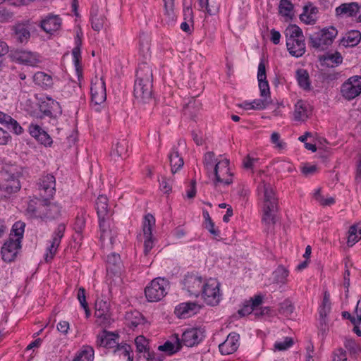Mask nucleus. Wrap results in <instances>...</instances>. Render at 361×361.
Segmentation results:
<instances>
[{
  "label": "nucleus",
  "mask_w": 361,
  "mask_h": 361,
  "mask_svg": "<svg viewBox=\"0 0 361 361\" xmlns=\"http://www.w3.org/2000/svg\"><path fill=\"white\" fill-rule=\"evenodd\" d=\"M337 33V30L334 27L324 28L310 36V43L315 49H323L324 46H328L332 43Z\"/></svg>",
  "instance_id": "nucleus-6"
},
{
  "label": "nucleus",
  "mask_w": 361,
  "mask_h": 361,
  "mask_svg": "<svg viewBox=\"0 0 361 361\" xmlns=\"http://www.w3.org/2000/svg\"><path fill=\"white\" fill-rule=\"evenodd\" d=\"M181 348V343L179 338L176 335V343H173L171 341H167L163 345L158 347V350L160 351L166 352L169 355H173L180 350Z\"/></svg>",
  "instance_id": "nucleus-41"
},
{
  "label": "nucleus",
  "mask_w": 361,
  "mask_h": 361,
  "mask_svg": "<svg viewBox=\"0 0 361 361\" xmlns=\"http://www.w3.org/2000/svg\"><path fill=\"white\" fill-rule=\"evenodd\" d=\"M315 199L322 205V206H329L333 204L335 202V200L333 197L324 198L321 195V190H317L314 193Z\"/></svg>",
  "instance_id": "nucleus-59"
},
{
  "label": "nucleus",
  "mask_w": 361,
  "mask_h": 361,
  "mask_svg": "<svg viewBox=\"0 0 361 361\" xmlns=\"http://www.w3.org/2000/svg\"><path fill=\"white\" fill-rule=\"evenodd\" d=\"M293 116L297 121H306L309 116L308 104L302 100L298 101L295 104Z\"/></svg>",
  "instance_id": "nucleus-31"
},
{
  "label": "nucleus",
  "mask_w": 361,
  "mask_h": 361,
  "mask_svg": "<svg viewBox=\"0 0 361 361\" xmlns=\"http://www.w3.org/2000/svg\"><path fill=\"white\" fill-rule=\"evenodd\" d=\"M106 99V85L102 67L95 71L94 80L92 79V103L101 105Z\"/></svg>",
  "instance_id": "nucleus-5"
},
{
  "label": "nucleus",
  "mask_w": 361,
  "mask_h": 361,
  "mask_svg": "<svg viewBox=\"0 0 361 361\" xmlns=\"http://www.w3.org/2000/svg\"><path fill=\"white\" fill-rule=\"evenodd\" d=\"M28 132L31 137L44 147H50L52 145L53 140L51 137L38 124L30 123L28 127Z\"/></svg>",
  "instance_id": "nucleus-18"
},
{
  "label": "nucleus",
  "mask_w": 361,
  "mask_h": 361,
  "mask_svg": "<svg viewBox=\"0 0 361 361\" xmlns=\"http://www.w3.org/2000/svg\"><path fill=\"white\" fill-rule=\"evenodd\" d=\"M293 340L290 337H286L283 341L276 342L274 344V349L276 350H286L292 346Z\"/></svg>",
  "instance_id": "nucleus-57"
},
{
  "label": "nucleus",
  "mask_w": 361,
  "mask_h": 361,
  "mask_svg": "<svg viewBox=\"0 0 361 361\" xmlns=\"http://www.w3.org/2000/svg\"><path fill=\"white\" fill-rule=\"evenodd\" d=\"M342 95L350 100L361 93V76H353L345 82L341 90Z\"/></svg>",
  "instance_id": "nucleus-13"
},
{
  "label": "nucleus",
  "mask_w": 361,
  "mask_h": 361,
  "mask_svg": "<svg viewBox=\"0 0 361 361\" xmlns=\"http://www.w3.org/2000/svg\"><path fill=\"white\" fill-rule=\"evenodd\" d=\"M319 61L322 66L334 68L342 63L343 57L338 51L334 53L327 52L319 56Z\"/></svg>",
  "instance_id": "nucleus-27"
},
{
  "label": "nucleus",
  "mask_w": 361,
  "mask_h": 361,
  "mask_svg": "<svg viewBox=\"0 0 361 361\" xmlns=\"http://www.w3.org/2000/svg\"><path fill=\"white\" fill-rule=\"evenodd\" d=\"M25 224L21 221H16L12 227V232L16 238L14 240L21 243L25 231Z\"/></svg>",
  "instance_id": "nucleus-49"
},
{
  "label": "nucleus",
  "mask_w": 361,
  "mask_h": 361,
  "mask_svg": "<svg viewBox=\"0 0 361 361\" xmlns=\"http://www.w3.org/2000/svg\"><path fill=\"white\" fill-rule=\"evenodd\" d=\"M12 137L10 133L0 127V145H6L11 141Z\"/></svg>",
  "instance_id": "nucleus-64"
},
{
  "label": "nucleus",
  "mask_w": 361,
  "mask_h": 361,
  "mask_svg": "<svg viewBox=\"0 0 361 361\" xmlns=\"http://www.w3.org/2000/svg\"><path fill=\"white\" fill-rule=\"evenodd\" d=\"M171 170L172 173H175L179 169L183 166V159L180 157L178 151L173 150L169 155Z\"/></svg>",
  "instance_id": "nucleus-45"
},
{
  "label": "nucleus",
  "mask_w": 361,
  "mask_h": 361,
  "mask_svg": "<svg viewBox=\"0 0 361 361\" xmlns=\"http://www.w3.org/2000/svg\"><path fill=\"white\" fill-rule=\"evenodd\" d=\"M132 318H130V322L128 323V326L130 328H135L139 325L144 324L145 323V317L138 312L135 314H131Z\"/></svg>",
  "instance_id": "nucleus-53"
},
{
  "label": "nucleus",
  "mask_w": 361,
  "mask_h": 361,
  "mask_svg": "<svg viewBox=\"0 0 361 361\" xmlns=\"http://www.w3.org/2000/svg\"><path fill=\"white\" fill-rule=\"evenodd\" d=\"M10 234L8 240H7L1 247V254L2 259L6 262H11L14 261L21 249V243L14 240Z\"/></svg>",
  "instance_id": "nucleus-15"
},
{
  "label": "nucleus",
  "mask_w": 361,
  "mask_h": 361,
  "mask_svg": "<svg viewBox=\"0 0 361 361\" xmlns=\"http://www.w3.org/2000/svg\"><path fill=\"white\" fill-rule=\"evenodd\" d=\"M204 283L202 276L194 273L186 274L183 280L184 288L190 295L195 297L200 295Z\"/></svg>",
  "instance_id": "nucleus-14"
},
{
  "label": "nucleus",
  "mask_w": 361,
  "mask_h": 361,
  "mask_svg": "<svg viewBox=\"0 0 361 361\" xmlns=\"http://www.w3.org/2000/svg\"><path fill=\"white\" fill-rule=\"evenodd\" d=\"M65 231L66 225L63 223L59 224L56 228L52 234L51 245L47 247L44 255V260L46 262H49L54 259L58 247L60 245L61 239L64 236Z\"/></svg>",
  "instance_id": "nucleus-11"
},
{
  "label": "nucleus",
  "mask_w": 361,
  "mask_h": 361,
  "mask_svg": "<svg viewBox=\"0 0 361 361\" xmlns=\"http://www.w3.org/2000/svg\"><path fill=\"white\" fill-rule=\"evenodd\" d=\"M198 3L201 9L205 8L209 15H214L217 13V8L213 6H209V0H198Z\"/></svg>",
  "instance_id": "nucleus-62"
},
{
  "label": "nucleus",
  "mask_w": 361,
  "mask_h": 361,
  "mask_svg": "<svg viewBox=\"0 0 361 361\" xmlns=\"http://www.w3.org/2000/svg\"><path fill=\"white\" fill-rule=\"evenodd\" d=\"M95 323L100 326L106 327L112 322L109 312V305L106 301L96 300L94 305Z\"/></svg>",
  "instance_id": "nucleus-12"
},
{
  "label": "nucleus",
  "mask_w": 361,
  "mask_h": 361,
  "mask_svg": "<svg viewBox=\"0 0 361 361\" xmlns=\"http://www.w3.org/2000/svg\"><path fill=\"white\" fill-rule=\"evenodd\" d=\"M1 176H4V180L0 183V190L4 192L5 197L16 193L20 189L18 175L6 171L3 172Z\"/></svg>",
  "instance_id": "nucleus-9"
},
{
  "label": "nucleus",
  "mask_w": 361,
  "mask_h": 361,
  "mask_svg": "<svg viewBox=\"0 0 361 361\" xmlns=\"http://www.w3.org/2000/svg\"><path fill=\"white\" fill-rule=\"evenodd\" d=\"M361 239V223L352 225L348 231L347 244L353 246Z\"/></svg>",
  "instance_id": "nucleus-35"
},
{
  "label": "nucleus",
  "mask_w": 361,
  "mask_h": 361,
  "mask_svg": "<svg viewBox=\"0 0 361 361\" xmlns=\"http://www.w3.org/2000/svg\"><path fill=\"white\" fill-rule=\"evenodd\" d=\"M279 9L282 16H289L293 9V5L289 0H281Z\"/></svg>",
  "instance_id": "nucleus-52"
},
{
  "label": "nucleus",
  "mask_w": 361,
  "mask_h": 361,
  "mask_svg": "<svg viewBox=\"0 0 361 361\" xmlns=\"http://www.w3.org/2000/svg\"><path fill=\"white\" fill-rule=\"evenodd\" d=\"M137 350L140 353L145 352L149 344L148 341L142 336H139L135 339Z\"/></svg>",
  "instance_id": "nucleus-55"
},
{
  "label": "nucleus",
  "mask_w": 361,
  "mask_h": 361,
  "mask_svg": "<svg viewBox=\"0 0 361 361\" xmlns=\"http://www.w3.org/2000/svg\"><path fill=\"white\" fill-rule=\"evenodd\" d=\"M85 289L83 287H80L78 290L77 298L85 312L86 317H88L90 314V310L89 305L86 301Z\"/></svg>",
  "instance_id": "nucleus-50"
},
{
  "label": "nucleus",
  "mask_w": 361,
  "mask_h": 361,
  "mask_svg": "<svg viewBox=\"0 0 361 361\" xmlns=\"http://www.w3.org/2000/svg\"><path fill=\"white\" fill-rule=\"evenodd\" d=\"M119 338L118 334L104 329L97 336L96 345L97 346L114 350L119 343Z\"/></svg>",
  "instance_id": "nucleus-17"
},
{
  "label": "nucleus",
  "mask_w": 361,
  "mask_h": 361,
  "mask_svg": "<svg viewBox=\"0 0 361 361\" xmlns=\"http://www.w3.org/2000/svg\"><path fill=\"white\" fill-rule=\"evenodd\" d=\"M43 202L38 204L37 200H30L27 202L25 214L30 219H39L42 220Z\"/></svg>",
  "instance_id": "nucleus-30"
},
{
  "label": "nucleus",
  "mask_w": 361,
  "mask_h": 361,
  "mask_svg": "<svg viewBox=\"0 0 361 361\" xmlns=\"http://www.w3.org/2000/svg\"><path fill=\"white\" fill-rule=\"evenodd\" d=\"M75 47L72 50L73 61L75 66V71L78 77L82 74V66H81V47L82 39L79 32H77L75 38Z\"/></svg>",
  "instance_id": "nucleus-26"
},
{
  "label": "nucleus",
  "mask_w": 361,
  "mask_h": 361,
  "mask_svg": "<svg viewBox=\"0 0 361 361\" xmlns=\"http://www.w3.org/2000/svg\"><path fill=\"white\" fill-rule=\"evenodd\" d=\"M344 346L351 356H356L361 352L360 345L352 338H345Z\"/></svg>",
  "instance_id": "nucleus-48"
},
{
  "label": "nucleus",
  "mask_w": 361,
  "mask_h": 361,
  "mask_svg": "<svg viewBox=\"0 0 361 361\" xmlns=\"http://www.w3.org/2000/svg\"><path fill=\"white\" fill-rule=\"evenodd\" d=\"M286 36L287 39H305L302 30L296 25H290L286 30Z\"/></svg>",
  "instance_id": "nucleus-47"
},
{
  "label": "nucleus",
  "mask_w": 361,
  "mask_h": 361,
  "mask_svg": "<svg viewBox=\"0 0 361 361\" xmlns=\"http://www.w3.org/2000/svg\"><path fill=\"white\" fill-rule=\"evenodd\" d=\"M200 310V306L196 302H188L178 305L175 309V312L180 318H187L197 314Z\"/></svg>",
  "instance_id": "nucleus-23"
},
{
  "label": "nucleus",
  "mask_w": 361,
  "mask_h": 361,
  "mask_svg": "<svg viewBox=\"0 0 361 361\" xmlns=\"http://www.w3.org/2000/svg\"><path fill=\"white\" fill-rule=\"evenodd\" d=\"M239 338L238 334L235 332L229 334L225 341L219 345L221 353L229 355L235 352L239 347Z\"/></svg>",
  "instance_id": "nucleus-21"
},
{
  "label": "nucleus",
  "mask_w": 361,
  "mask_h": 361,
  "mask_svg": "<svg viewBox=\"0 0 361 361\" xmlns=\"http://www.w3.org/2000/svg\"><path fill=\"white\" fill-rule=\"evenodd\" d=\"M298 85L304 90H310V80L308 72L305 69H298L296 71Z\"/></svg>",
  "instance_id": "nucleus-44"
},
{
  "label": "nucleus",
  "mask_w": 361,
  "mask_h": 361,
  "mask_svg": "<svg viewBox=\"0 0 361 361\" xmlns=\"http://www.w3.org/2000/svg\"><path fill=\"white\" fill-rule=\"evenodd\" d=\"M51 198L43 199V208L42 221H51L58 219L61 216V207L49 201Z\"/></svg>",
  "instance_id": "nucleus-19"
},
{
  "label": "nucleus",
  "mask_w": 361,
  "mask_h": 361,
  "mask_svg": "<svg viewBox=\"0 0 361 361\" xmlns=\"http://www.w3.org/2000/svg\"><path fill=\"white\" fill-rule=\"evenodd\" d=\"M331 310V302L329 295L327 292L324 293L323 301L319 308L320 325L322 326L326 324V317Z\"/></svg>",
  "instance_id": "nucleus-37"
},
{
  "label": "nucleus",
  "mask_w": 361,
  "mask_h": 361,
  "mask_svg": "<svg viewBox=\"0 0 361 361\" xmlns=\"http://www.w3.org/2000/svg\"><path fill=\"white\" fill-rule=\"evenodd\" d=\"M37 185L41 197L45 199L54 197L56 192V178L52 174L42 176Z\"/></svg>",
  "instance_id": "nucleus-10"
},
{
  "label": "nucleus",
  "mask_w": 361,
  "mask_h": 361,
  "mask_svg": "<svg viewBox=\"0 0 361 361\" xmlns=\"http://www.w3.org/2000/svg\"><path fill=\"white\" fill-rule=\"evenodd\" d=\"M117 351L121 352V355H123L124 357H127L128 361L133 360V357L130 355L131 347L129 345H121L118 343L116 348L114 350V352Z\"/></svg>",
  "instance_id": "nucleus-58"
},
{
  "label": "nucleus",
  "mask_w": 361,
  "mask_h": 361,
  "mask_svg": "<svg viewBox=\"0 0 361 361\" xmlns=\"http://www.w3.org/2000/svg\"><path fill=\"white\" fill-rule=\"evenodd\" d=\"M16 57L17 61L20 63L31 66H35L38 63L40 62L39 55L31 51H18L16 54Z\"/></svg>",
  "instance_id": "nucleus-29"
},
{
  "label": "nucleus",
  "mask_w": 361,
  "mask_h": 361,
  "mask_svg": "<svg viewBox=\"0 0 361 361\" xmlns=\"http://www.w3.org/2000/svg\"><path fill=\"white\" fill-rule=\"evenodd\" d=\"M259 82V88L260 90V95L263 97H267L270 96V91H269V82L267 80V78L265 80H258Z\"/></svg>",
  "instance_id": "nucleus-60"
},
{
  "label": "nucleus",
  "mask_w": 361,
  "mask_h": 361,
  "mask_svg": "<svg viewBox=\"0 0 361 361\" xmlns=\"http://www.w3.org/2000/svg\"><path fill=\"white\" fill-rule=\"evenodd\" d=\"M200 103H197L194 98H192L185 106L183 112L185 116H188L193 119L196 116L197 110L199 109Z\"/></svg>",
  "instance_id": "nucleus-46"
},
{
  "label": "nucleus",
  "mask_w": 361,
  "mask_h": 361,
  "mask_svg": "<svg viewBox=\"0 0 361 361\" xmlns=\"http://www.w3.org/2000/svg\"><path fill=\"white\" fill-rule=\"evenodd\" d=\"M85 226V219L82 212L81 214H78L73 224V229L76 233H81Z\"/></svg>",
  "instance_id": "nucleus-56"
},
{
  "label": "nucleus",
  "mask_w": 361,
  "mask_h": 361,
  "mask_svg": "<svg viewBox=\"0 0 361 361\" xmlns=\"http://www.w3.org/2000/svg\"><path fill=\"white\" fill-rule=\"evenodd\" d=\"M61 19L57 15H49L40 23L41 28L47 33H51L60 29Z\"/></svg>",
  "instance_id": "nucleus-24"
},
{
  "label": "nucleus",
  "mask_w": 361,
  "mask_h": 361,
  "mask_svg": "<svg viewBox=\"0 0 361 361\" xmlns=\"http://www.w3.org/2000/svg\"><path fill=\"white\" fill-rule=\"evenodd\" d=\"M294 310V307L292 303L288 300H285L280 304L279 312L286 317L290 315Z\"/></svg>",
  "instance_id": "nucleus-54"
},
{
  "label": "nucleus",
  "mask_w": 361,
  "mask_h": 361,
  "mask_svg": "<svg viewBox=\"0 0 361 361\" xmlns=\"http://www.w3.org/2000/svg\"><path fill=\"white\" fill-rule=\"evenodd\" d=\"M134 85V96L142 103H148L152 99V70L146 63L140 64L137 68Z\"/></svg>",
  "instance_id": "nucleus-1"
},
{
  "label": "nucleus",
  "mask_w": 361,
  "mask_h": 361,
  "mask_svg": "<svg viewBox=\"0 0 361 361\" xmlns=\"http://www.w3.org/2000/svg\"><path fill=\"white\" fill-rule=\"evenodd\" d=\"M155 225V218L151 214L145 216L142 231L145 238H154L152 235V228Z\"/></svg>",
  "instance_id": "nucleus-40"
},
{
  "label": "nucleus",
  "mask_w": 361,
  "mask_h": 361,
  "mask_svg": "<svg viewBox=\"0 0 361 361\" xmlns=\"http://www.w3.org/2000/svg\"><path fill=\"white\" fill-rule=\"evenodd\" d=\"M39 109L44 116L53 117L56 114L61 113L59 103L51 97H46L41 99L39 104Z\"/></svg>",
  "instance_id": "nucleus-20"
},
{
  "label": "nucleus",
  "mask_w": 361,
  "mask_h": 361,
  "mask_svg": "<svg viewBox=\"0 0 361 361\" xmlns=\"http://www.w3.org/2000/svg\"><path fill=\"white\" fill-rule=\"evenodd\" d=\"M95 208L99 219V224L100 223H108L109 209H108V198L106 195H100L97 197L95 203Z\"/></svg>",
  "instance_id": "nucleus-22"
},
{
  "label": "nucleus",
  "mask_w": 361,
  "mask_h": 361,
  "mask_svg": "<svg viewBox=\"0 0 361 361\" xmlns=\"http://www.w3.org/2000/svg\"><path fill=\"white\" fill-rule=\"evenodd\" d=\"M164 3V21L171 25L176 20L174 13V0H163Z\"/></svg>",
  "instance_id": "nucleus-34"
},
{
  "label": "nucleus",
  "mask_w": 361,
  "mask_h": 361,
  "mask_svg": "<svg viewBox=\"0 0 361 361\" xmlns=\"http://www.w3.org/2000/svg\"><path fill=\"white\" fill-rule=\"evenodd\" d=\"M204 330L201 328H191L185 330L180 339L181 345L193 347L199 344L204 338Z\"/></svg>",
  "instance_id": "nucleus-16"
},
{
  "label": "nucleus",
  "mask_w": 361,
  "mask_h": 361,
  "mask_svg": "<svg viewBox=\"0 0 361 361\" xmlns=\"http://www.w3.org/2000/svg\"><path fill=\"white\" fill-rule=\"evenodd\" d=\"M107 269H110L114 272H119L122 267V262L120 255L115 252H111L107 255L106 259Z\"/></svg>",
  "instance_id": "nucleus-42"
},
{
  "label": "nucleus",
  "mask_w": 361,
  "mask_h": 361,
  "mask_svg": "<svg viewBox=\"0 0 361 361\" xmlns=\"http://www.w3.org/2000/svg\"><path fill=\"white\" fill-rule=\"evenodd\" d=\"M333 361H347V353L346 351L338 348L333 352Z\"/></svg>",
  "instance_id": "nucleus-61"
},
{
  "label": "nucleus",
  "mask_w": 361,
  "mask_h": 361,
  "mask_svg": "<svg viewBox=\"0 0 361 361\" xmlns=\"http://www.w3.org/2000/svg\"><path fill=\"white\" fill-rule=\"evenodd\" d=\"M14 30V37L20 43H26L30 37V32L25 25H16Z\"/></svg>",
  "instance_id": "nucleus-38"
},
{
  "label": "nucleus",
  "mask_w": 361,
  "mask_h": 361,
  "mask_svg": "<svg viewBox=\"0 0 361 361\" xmlns=\"http://www.w3.org/2000/svg\"><path fill=\"white\" fill-rule=\"evenodd\" d=\"M128 149V142L123 140L115 145L111 150V155L114 159H125L127 157Z\"/></svg>",
  "instance_id": "nucleus-32"
},
{
  "label": "nucleus",
  "mask_w": 361,
  "mask_h": 361,
  "mask_svg": "<svg viewBox=\"0 0 361 361\" xmlns=\"http://www.w3.org/2000/svg\"><path fill=\"white\" fill-rule=\"evenodd\" d=\"M286 46L290 54L295 57H300L305 52V39H287Z\"/></svg>",
  "instance_id": "nucleus-25"
},
{
  "label": "nucleus",
  "mask_w": 361,
  "mask_h": 361,
  "mask_svg": "<svg viewBox=\"0 0 361 361\" xmlns=\"http://www.w3.org/2000/svg\"><path fill=\"white\" fill-rule=\"evenodd\" d=\"M252 103V105L250 106L252 109L261 110L265 109L269 102L267 101V98L264 97L263 99H255Z\"/></svg>",
  "instance_id": "nucleus-63"
},
{
  "label": "nucleus",
  "mask_w": 361,
  "mask_h": 361,
  "mask_svg": "<svg viewBox=\"0 0 361 361\" xmlns=\"http://www.w3.org/2000/svg\"><path fill=\"white\" fill-rule=\"evenodd\" d=\"M259 192L263 193V217L266 224L276 223L275 213L278 211V198L271 184L262 180L257 187Z\"/></svg>",
  "instance_id": "nucleus-2"
},
{
  "label": "nucleus",
  "mask_w": 361,
  "mask_h": 361,
  "mask_svg": "<svg viewBox=\"0 0 361 361\" xmlns=\"http://www.w3.org/2000/svg\"><path fill=\"white\" fill-rule=\"evenodd\" d=\"M229 164V160L225 159L215 164L213 171L210 173V176H214L212 181L215 188L219 185H229L233 183V173L231 172Z\"/></svg>",
  "instance_id": "nucleus-3"
},
{
  "label": "nucleus",
  "mask_w": 361,
  "mask_h": 361,
  "mask_svg": "<svg viewBox=\"0 0 361 361\" xmlns=\"http://www.w3.org/2000/svg\"><path fill=\"white\" fill-rule=\"evenodd\" d=\"M219 161L215 157V154L213 152H206L203 158V164L208 176H210V173L213 171L215 164Z\"/></svg>",
  "instance_id": "nucleus-43"
},
{
  "label": "nucleus",
  "mask_w": 361,
  "mask_h": 361,
  "mask_svg": "<svg viewBox=\"0 0 361 361\" xmlns=\"http://www.w3.org/2000/svg\"><path fill=\"white\" fill-rule=\"evenodd\" d=\"M360 38L361 34L358 30H351L342 38L341 44L345 47H354L360 42Z\"/></svg>",
  "instance_id": "nucleus-36"
},
{
  "label": "nucleus",
  "mask_w": 361,
  "mask_h": 361,
  "mask_svg": "<svg viewBox=\"0 0 361 361\" xmlns=\"http://www.w3.org/2000/svg\"><path fill=\"white\" fill-rule=\"evenodd\" d=\"M105 20L103 12L97 8L94 13H92V29L97 32L103 30Z\"/></svg>",
  "instance_id": "nucleus-39"
},
{
  "label": "nucleus",
  "mask_w": 361,
  "mask_h": 361,
  "mask_svg": "<svg viewBox=\"0 0 361 361\" xmlns=\"http://www.w3.org/2000/svg\"><path fill=\"white\" fill-rule=\"evenodd\" d=\"M5 128L16 135H20L24 133L23 127L13 117L11 120H9V123Z\"/></svg>",
  "instance_id": "nucleus-51"
},
{
  "label": "nucleus",
  "mask_w": 361,
  "mask_h": 361,
  "mask_svg": "<svg viewBox=\"0 0 361 361\" xmlns=\"http://www.w3.org/2000/svg\"><path fill=\"white\" fill-rule=\"evenodd\" d=\"M169 285V281L164 278L153 279L145 289L147 300L149 302L161 300L166 295Z\"/></svg>",
  "instance_id": "nucleus-4"
},
{
  "label": "nucleus",
  "mask_w": 361,
  "mask_h": 361,
  "mask_svg": "<svg viewBox=\"0 0 361 361\" xmlns=\"http://www.w3.org/2000/svg\"><path fill=\"white\" fill-rule=\"evenodd\" d=\"M32 80L36 85L44 90L52 88L54 85L52 76L43 71L35 73L32 76Z\"/></svg>",
  "instance_id": "nucleus-28"
},
{
  "label": "nucleus",
  "mask_w": 361,
  "mask_h": 361,
  "mask_svg": "<svg viewBox=\"0 0 361 361\" xmlns=\"http://www.w3.org/2000/svg\"><path fill=\"white\" fill-rule=\"evenodd\" d=\"M360 10V6L355 2L342 4L336 8L337 15L348 14V16H355Z\"/></svg>",
  "instance_id": "nucleus-33"
},
{
  "label": "nucleus",
  "mask_w": 361,
  "mask_h": 361,
  "mask_svg": "<svg viewBox=\"0 0 361 361\" xmlns=\"http://www.w3.org/2000/svg\"><path fill=\"white\" fill-rule=\"evenodd\" d=\"M200 294L207 305L211 306L218 305L221 296L219 283L212 279L204 283Z\"/></svg>",
  "instance_id": "nucleus-8"
},
{
  "label": "nucleus",
  "mask_w": 361,
  "mask_h": 361,
  "mask_svg": "<svg viewBox=\"0 0 361 361\" xmlns=\"http://www.w3.org/2000/svg\"><path fill=\"white\" fill-rule=\"evenodd\" d=\"M99 226L101 233L99 238L101 241V247L104 252H110L114 249V245L116 243V238L118 235L117 231L114 228H111L109 222H102Z\"/></svg>",
  "instance_id": "nucleus-7"
}]
</instances>
